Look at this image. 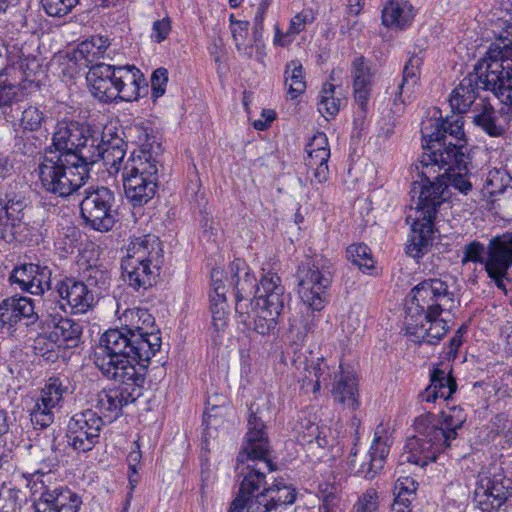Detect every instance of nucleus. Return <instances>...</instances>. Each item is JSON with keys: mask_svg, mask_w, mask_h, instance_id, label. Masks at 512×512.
<instances>
[{"mask_svg": "<svg viewBox=\"0 0 512 512\" xmlns=\"http://www.w3.org/2000/svg\"><path fill=\"white\" fill-rule=\"evenodd\" d=\"M335 85L324 83L319 93L318 111L325 118L334 117L340 110L342 100L335 97Z\"/></svg>", "mask_w": 512, "mask_h": 512, "instance_id": "nucleus-43", "label": "nucleus"}, {"mask_svg": "<svg viewBox=\"0 0 512 512\" xmlns=\"http://www.w3.org/2000/svg\"><path fill=\"white\" fill-rule=\"evenodd\" d=\"M104 424L103 418L92 409L74 414L67 425L68 445L77 452L91 451L99 442Z\"/></svg>", "mask_w": 512, "mask_h": 512, "instance_id": "nucleus-16", "label": "nucleus"}, {"mask_svg": "<svg viewBox=\"0 0 512 512\" xmlns=\"http://www.w3.org/2000/svg\"><path fill=\"white\" fill-rule=\"evenodd\" d=\"M43 326L48 330L47 338L59 346L72 348L80 343L83 326L79 321L51 313L43 320Z\"/></svg>", "mask_w": 512, "mask_h": 512, "instance_id": "nucleus-24", "label": "nucleus"}, {"mask_svg": "<svg viewBox=\"0 0 512 512\" xmlns=\"http://www.w3.org/2000/svg\"><path fill=\"white\" fill-rule=\"evenodd\" d=\"M34 301L26 296H11L0 302V332L12 333L18 323L26 326L38 320Z\"/></svg>", "mask_w": 512, "mask_h": 512, "instance_id": "nucleus-22", "label": "nucleus"}, {"mask_svg": "<svg viewBox=\"0 0 512 512\" xmlns=\"http://www.w3.org/2000/svg\"><path fill=\"white\" fill-rule=\"evenodd\" d=\"M487 55L453 89L449 98L453 112L461 115L475 105L479 89L491 91L502 103H512V39L501 35Z\"/></svg>", "mask_w": 512, "mask_h": 512, "instance_id": "nucleus-3", "label": "nucleus"}, {"mask_svg": "<svg viewBox=\"0 0 512 512\" xmlns=\"http://www.w3.org/2000/svg\"><path fill=\"white\" fill-rule=\"evenodd\" d=\"M81 503V498L68 488L47 489L35 503V509L37 512H77Z\"/></svg>", "mask_w": 512, "mask_h": 512, "instance_id": "nucleus-27", "label": "nucleus"}, {"mask_svg": "<svg viewBox=\"0 0 512 512\" xmlns=\"http://www.w3.org/2000/svg\"><path fill=\"white\" fill-rule=\"evenodd\" d=\"M54 409L56 407L46 404L41 398H37L33 408L30 410V420L35 427L45 429L49 427L55 418Z\"/></svg>", "mask_w": 512, "mask_h": 512, "instance_id": "nucleus-48", "label": "nucleus"}, {"mask_svg": "<svg viewBox=\"0 0 512 512\" xmlns=\"http://www.w3.org/2000/svg\"><path fill=\"white\" fill-rule=\"evenodd\" d=\"M37 172L42 189L61 198L72 195L87 182L86 170L77 167L67 154L45 152Z\"/></svg>", "mask_w": 512, "mask_h": 512, "instance_id": "nucleus-12", "label": "nucleus"}, {"mask_svg": "<svg viewBox=\"0 0 512 512\" xmlns=\"http://www.w3.org/2000/svg\"><path fill=\"white\" fill-rule=\"evenodd\" d=\"M353 89L355 102L360 108L358 119H364L368 111V102L371 95L373 74L366 64L363 56L356 58L352 63Z\"/></svg>", "mask_w": 512, "mask_h": 512, "instance_id": "nucleus-28", "label": "nucleus"}, {"mask_svg": "<svg viewBox=\"0 0 512 512\" xmlns=\"http://www.w3.org/2000/svg\"><path fill=\"white\" fill-rule=\"evenodd\" d=\"M103 145L100 160H103L110 174H116L121 169L127 145L121 137L111 134H107Z\"/></svg>", "mask_w": 512, "mask_h": 512, "instance_id": "nucleus-36", "label": "nucleus"}, {"mask_svg": "<svg viewBox=\"0 0 512 512\" xmlns=\"http://www.w3.org/2000/svg\"><path fill=\"white\" fill-rule=\"evenodd\" d=\"M351 512H379V494L376 489L368 488L355 502Z\"/></svg>", "mask_w": 512, "mask_h": 512, "instance_id": "nucleus-51", "label": "nucleus"}, {"mask_svg": "<svg viewBox=\"0 0 512 512\" xmlns=\"http://www.w3.org/2000/svg\"><path fill=\"white\" fill-rule=\"evenodd\" d=\"M79 3V0H41L44 11L52 17H63Z\"/></svg>", "mask_w": 512, "mask_h": 512, "instance_id": "nucleus-52", "label": "nucleus"}, {"mask_svg": "<svg viewBox=\"0 0 512 512\" xmlns=\"http://www.w3.org/2000/svg\"><path fill=\"white\" fill-rule=\"evenodd\" d=\"M422 65V58L413 55L409 58L403 69V77L401 83L398 85L401 93L411 91V87H414L420 75V66Z\"/></svg>", "mask_w": 512, "mask_h": 512, "instance_id": "nucleus-49", "label": "nucleus"}, {"mask_svg": "<svg viewBox=\"0 0 512 512\" xmlns=\"http://www.w3.org/2000/svg\"><path fill=\"white\" fill-rule=\"evenodd\" d=\"M115 194L108 187L90 186L84 191L80 202V213L85 224L100 231H110L115 222Z\"/></svg>", "mask_w": 512, "mask_h": 512, "instance_id": "nucleus-14", "label": "nucleus"}, {"mask_svg": "<svg viewBox=\"0 0 512 512\" xmlns=\"http://www.w3.org/2000/svg\"><path fill=\"white\" fill-rule=\"evenodd\" d=\"M331 385V394L335 402L351 411L359 407L358 386L352 371L343 370Z\"/></svg>", "mask_w": 512, "mask_h": 512, "instance_id": "nucleus-32", "label": "nucleus"}, {"mask_svg": "<svg viewBox=\"0 0 512 512\" xmlns=\"http://www.w3.org/2000/svg\"><path fill=\"white\" fill-rule=\"evenodd\" d=\"M168 82V71L165 68L156 69L151 76L152 98L156 100L161 97L166 90Z\"/></svg>", "mask_w": 512, "mask_h": 512, "instance_id": "nucleus-56", "label": "nucleus"}, {"mask_svg": "<svg viewBox=\"0 0 512 512\" xmlns=\"http://www.w3.org/2000/svg\"><path fill=\"white\" fill-rule=\"evenodd\" d=\"M413 7L405 0H387L382 9V23L386 27L403 29L411 24Z\"/></svg>", "mask_w": 512, "mask_h": 512, "instance_id": "nucleus-34", "label": "nucleus"}, {"mask_svg": "<svg viewBox=\"0 0 512 512\" xmlns=\"http://www.w3.org/2000/svg\"><path fill=\"white\" fill-rule=\"evenodd\" d=\"M110 46L108 37L102 35L92 36L78 45L77 53L85 59L88 65L95 64L94 61L105 53Z\"/></svg>", "mask_w": 512, "mask_h": 512, "instance_id": "nucleus-40", "label": "nucleus"}, {"mask_svg": "<svg viewBox=\"0 0 512 512\" xmlns=\"http://www.w3.org/2000/svg\"><path fill=\"white\" fill-rule=\"evenodd\" d=\"M125 318L129 324L120 329L107 330L100 338L97 351L147 369L162 343L155 319L143 308L126 311Z\"/></svg>", "mask_w": 512, "mask_h": 512, "instance_id": "nucleus-4", "label": "nucleus"}, {"mask_svg": "<svg viewBox=\"0 0 512 512\" xmlns=\"http://www.w3.org/2000/svg\"><path fill=\"white\" fill-rule=\"evenodd\" d=\"M406 334L413 337V341L419 344L436 345L448 332V326L440 316L430 317L417 327L405 325Z\"/></svg>", "mask_w": 512, "mask_h": 512, "instance_id": "nucleus-33", "label": "nucleus"}, {"mask_svg": "<svg viewBox=\"0 0 512 512\" xmlns=\"http://www.w3.org/2000/svg\"><path fill=\"white\" fill-rule=\"evenodd\" d=\"M495 109L489 102L480 100L471 109L472 123L490 137H503L510 128L512 103Z\"/></svg>", "mask_w": 512, "mask_h": 512, "instance_id": "nucleus-19", "label": "nucleus"}, {"mask_svg": "<svg viewBox=\"0 0 512 512\" xmlns=\"http://www.w3.org/2000/svg\"><path fill=\"white\" fill-rule=\"evenodd\" d=\"M255 298L287 303L290 295L285 293L284 286L277 273L268 272L263 274L260 283H257Z\"/></svg>", "mask_w": 512, "mask_h": 512, "instance_id": "nucleus-37", "label": "nucleus"}, {"mask_svg": "<svg viewBox=\"0 0 512 512\" xmlns=\"http://www.w3.org/2000/svg\"><path fill=\"white\" fill-rule=\"evenodd\" d=\"M250 319L253 320V330L262 336L274 333L278 324V321L273 320L272 317L265 318L261 316L256 317L254 315H251Z\"/></svg>", "mask_w": 512, "mask_h": 512, "instance_id": "nucleus-58", "label": "nucleus"}, {"mask_svg": "<svg viewBox=\"0 0 512 512\" xmlns=\"http://www.w3.org/2000/svg\"><path fill=\"white\" fill-rule=\"evenodd\" d=\"M457 390V383L451 372L446 373L439 367L430 373V384L420 393L423 402L434 403L438 398L448 400Z\"/></svg>", "mask_w": 512, "mask_h": 512, "instance_id": "nucleus-31", "label": "nucleus"}, {"mask_svg": "<svg viewBox=\"0 0 512 512\" xmlns=\"http://www.w3.org/2000/svg\"><path fill=\"white\" fill-rule=\"evenodd\" d=\"M163 263L164 251L156 235L134 237L121 262L123 278L136 291L148 290L156 284Z\"/></svg>", "mask_w": 512, "mask_h": 512, "instance_id": "nucleus-9", "label": "nucleus"}, {"mask_svg": "<svg viewBox=\"0 0 512 512\" xmlns=\"http://www.w3.org/2000/svg\"><path fill=\"white\" fill-rule=\"evenodd\" d=\"M512 267V232L493 236L487 245L486 268L509 270Z\"/></svg>", "mask_w": 512, "mask_h": 512, "instance_id": "nucleus-30", "label": "nucleus"}, {"mask_svg": "<svg viewBox=\"0 0 512 512\" xmlns=\"http://www.w3.org/2000/svg\"><path fill=\"white\" fill-rule=\"evenodd\" d=\"M286 303L277 302V301H269L263 300L259 298H255L253 301L249 303V318L247 319L248 325L246 327H251V315L256 317L261 316L265 318H273V320L278 321V317L282 313Z\"/></svg>", "mask_w": 512, "mask_h": 512, "instance_id": "nucleus-42", "label": "nucleus"}, {"mask_svg": "<svg viewBox=\"0 0 512 512\" xmlns=\"http://www.w3.org/2000/svg\"><path fill=\"white\" fill-rule=\"evenodd\" d=\"M248 431L237 456L236 473L241 479L239 493L228 512H281L296 500V489L283 480L265 487L266 474L273 471L271 446L266 426L252 404L249 408Z\"/></svg>", "mask_w": 512, "mask_h": 512, "instance_id": "nucleus-1", "label": "nucleus"}, {"mask_svg": "<svg viewBox=\"0 0 512 512\" xmlns=\"http://www.w3.org/2000/svg\"><path fill=\"white\" fill-rule=\"evenodd\" d=\"M232 37L236 43H242L248 34L249 22L245 20H236L234 16H230Z\"/></svg>", "mask_w": 512, "mask_h": 512, "instance_id": "nucleus-59", "label": "nucleus"}, {"mask_svg": "<svg viewBox=\"0 0 512 512\" xmlns=\"http://www.w3.org/2000/svg\"><path fill=\"white\" fill-rule=\"evenodd\" d=\"M9 280L25 293L42 296L52 289V270L40 263H24L13 268Z\"/></svg>", "mask_w": 512, "mask_h": 512, "instance_id": "nucleus-21", "label": "nucleus"}, {"mask_svg": "<svg viewBox=\"0 0 512 512\" xmlns=\"http://www.w3.org/2000/svg\"><path fill=\"white\" fill-rule=\"evenodd\" d=\"M31 206L23 191L6 190L0 194V239L11 242L16 239L17 229L24 221L26 210Z\"/></svg>", "mask_w": 512, "mask_h": 512, "instance_id": "nucleus-17", "label": "nucleus"}, {"mask_svg": "<svg viewBox=\"0 0 512 512\" xmlns=\"http://www.w3.org/2000/svg\"><path fill=\"white\" fill-rule=\"evenodd\" d=\"M263 24H254L253 27V40L256 46V59L258 62L263 63L265 53V44L263 42Z\"/></svg>", "mask_w": 512, "mask_h": 512, "instance_id": "nucleus-61", "label": "nucleus"}, {"mask_svg": "<svg viewBox=\"0 0 512 512\" xmlns=\"http://www.w3.org/2000/svg\"><path fill=\"white\" fill-rule=\"evenodd\" d=\"M464 120L459 114L446 117V119H430L421 129L424 153L420 157L419 164L422 167V174L430 176L429 166L431 161L438 158V154H444L451 147L468 153L465 133L463 130Z\"/></svg>", "mask_w": 512, "mask_h": 512, "instance_id": "nucleus-10", "label": "nucleus"}, {"mask_svg": "<svg viewBox=\"0 0 512 512\" xmlns=\"http://www.w3.org/2000/svg\"><path fill=\"white\" fill-rule=\"evenodd\" d=\"M43 121V113L34 106H29L22 111L21 125L25 130H37Z\"/></svg>", "mask_w": 512, "mask_h": 512, "instance_id": "nucleus-55", "label": "nucleus"}, {"mask_svg": "<svg viewBox=\"0 0 512 512\" xmlns=\"http://www.w3.org/2000/svg\"><path fill=\"white\" fill-rule=\"evenodd\" d=\"M298 292L308 311L297 323L290 322V333L295 342H304L315 327V311H321L328 300L329 288L333 281L332 264L324 257L307 259L298 266Z\"/></svg>", "mask_w": 512, "mask_h": 512, "instance_id": "nucleus-7", "label": "nucleus"}, {"mask_svg": "<svg viewBox=\"0 0 512 512\" xmlns=\"http://www.w3.org/2000/svg\"><path fill=\"white\" fill-rule=\"evenodd\" d=\"M160 161L145 148L132 154L123 167L122 180L126 198L133 206H142L154 198L159 184Z\"/></svg>", "mask_w": 512, "mask_h": 512, "instance_id": "nucleus-11", "label": "nucleus"}, {"mask_svg": "<svg viewBox=\"0 0 512 512\" xmlns=\"http://www.w3.org/2000/svg\"><path fill=\"white\" fill-rule=\"evenodd\" d=\"M229 273L228 281L235 297V312L238 314L239 321L248 325L249 303L253 301L252 297H255L257 279L241 259H236L230 264Z\"/></svg>", "mask_w": 512, "mask_h": 512, "instance_id": "nucleus-18", "label": "nucleus"}, {"mask_svg": "<svg viewBox=\"0 0 512 512\" xmlns=\"http://www.w3.org/2000/svg\"><path fill=\"white\" fill-rule=\"evenodd\" d=\"M304 371L302 388L311 385L312 392L316 393L322 385L329 387L335 378L342 373L343 367L341 364H336V362L330 363L324 357H317L305 362Z\"/></svg>", "mask_w": 512, "mask_h": 512, "instance_id": "nucleus-25", "label": "nucleus"}, {"mask_svg": "<svg viewBox=\"0 0 512 512\" xmlns=\"http://www.w3.org/2000/svg\"><path fill=\"white\" fill-rule=\"evenodd\" d=\"M470 164L468 153L451 147L428 164L433 167L429 177L422 174L419 162L415 165L417 176L421 178V190L414 215L406 218L407 222L412 221L411 235L406 246V253L410 257L419 259L428 252L432 245L437 211L450 199V187L463 195L472 191L476 177L469 169Z\"/></svg>", "mask_w": 512, "mask_h": 512, "instance_id": "nucleus-2", "label": "nucleus"}, {"mask_svg": "<svg viewBox=\"0 0 512 512\" xmlns=\"http://www.w3.org/2000/svg\"><path fill=\"white\" fill-rule=\"evenodd\" d=\"M346 256L352 264L360 270L366 271L374 268V260L370 248L364 243H357L348 246Z\"/></svg>", "mask_w": 512, "mask_h": 512, "instance_id": "nucleus-46", "label": "nucleus"}, {"mask_svg": "<svg viewBox=\"0 0 512 512\" xmlns=\"http://www.w3.org/2000/svg\"><path fill=\"white\" fill-rule=\"evenodd\" d=\"M69 380L67 377H50L41 390L39 398L54 407H60L63 397L68 393Z\"/></svg>", "mask_w": 512, "mask_h": 512, "instance_id": "nucleus-39", "label": "nucleus"}, {"mask_svg": "<svg viewBox=\"0 0 512 512\" xmlns=\"http://www.w3.org/2000/svg\"><path fill=\"white\" fill-rule=\"evenodd\" d=\"M107 137L106 133H103L101 137L86 132L83 139L80 142L79 147L73 152L68 153L67 157L77 167L86 170V179L90 177L91 166L97 163L101 159V152L103 151L104 140Z\"/></svg>", "mask_w": 512, "mask_h": 512, "instance_id": "nucleus-26", "label": "nucleus"}, {"mask_svg": "<svg viewBox=\"0 0 512 512\" xmlns=\"http://www.w3.org/2000/svg\"><path fill=\"white\" fill-rule=\"evenodd\" d=\"M91 94L102 103L132 102L147 89V82L135 65L97 62L89 66L86 77Z\"/></svg>", "mask_w": 512, "mask_h": 512, "instance_id": "nucleus-8", "label": "nucleus"}, {"mask_svg": "<svg viewBox=\"0 0 512 512\" xmlns=\"http://www.w3.org/2000/svg\"><path fill=\"white\" fill-rule=\"evenodd\" d=\"M512 192V176L505 169H492L488 172L482 195L488 202H495L505 193Z\"/></svg>", "mask_w": 512, "mask_h": 512, "instance_id": "nucleus-35", "label": "nucleus"}, {"mask_svg": "<svg viewBox=\"0 0 512 512\" xmlns=\"http://www.w3.org/2000/svg\"><path fill=\"white\" fill-rule=\"evenodd\" d=\"M512 497V480L503 473H479L473 502L482 512L499 510Z\"/></svg>", "mask_w": 512, "mask_h": 512, "instance_id": "nucleus-15", "label": "nucleus"}, {"mask_svg": "<svg viewBox=\"0 0 512 512\" xmlns=\"http://www.w3.org/2000/svg\"><path fill=\"white\" fill-rule=\"evenodd\" d=\"M171 31V22L168 17L161 20H157L153 23L152 38L157 42L161 43L164 41Z\"/></svg>", "mask_w": 512, "mask_h": 512, "instance_id": "nucleus-60", "label": "nucleus"}, {"mask_svg": "<svg viewBox=\"0 0 512 512\" xmlns=\"http://www.w3.org/2000/svg\"><path fill=\"white\" fill-rule=\"evenodd\" d=\"M93 361L103 377L118 383L98 394L97 407L111 422L122 415L124 406L134 403L142 395L146 369L98 351H95Z\"/></svg>", "mask_w": 512, "mask_h": 512, "instance_id": "nucleus-6", "label": "nucleus"}, {"mask_svg": "<svg viewBox=\"0 0 512 512\" xmlns=\"http://www.w3.org/2000/svg\"><path fill=\"white\" fill-rule=\"evenodd\" d=\"M316 19L315 12L310 9H303L290 20L289 34L295 36L305 30L308 24H311Z\"/></svg>", "mask_w": 512, "mask_h": 512, "instance_id": "nucleus-54", "label": "nucleus"}, {"mask_svg": "<svg viewBox=\"0 0 512 512\" xmlns=\"http://www.w3.org/2000/svg\"><path fill=\"white\" fill-rule=\"evenodd\" d=\"M330 152L319 151L307 153L305 158V165L313 172L314 180L318 183H323L328 179L329 168L328 160Z\"/></svg>", "mask_w": 512, "mask_h": 512, "instance_id": "nucleus-45", "label": "nucleus"}, {"mask_svg": "<svg viewBox=\"0 0 512 512\" xmlns=\"http://www.w3.org/2000/svg\"><path fill=\"white\" fill-rule=\"evenodd\" d=\"M413 496L394 495V501L391 505L392 512H411Z\"/></svg>", "mask_w": 512, "mask_h": 512, "instance_id": "nucleus-64", "label": "nucleus"}, {"mask_svg": "<svg viewBox=\"0 0 512 512\" xmlns=\"http://www.w3.org/2000/svg\"><path fill=\"white\" fill-rule=\"evenodd\" d=\"M325 151L330 152L327 136L320 132L313 136L306 145V153Z\"/></svg>", "mask_w": 512, "mask_h": 512, "instance_id": "nucleus-62", "label": "nucleus"}, {"mask_svg": "<svg viewBox=\"0 0 512 512\" xmlns=\"http://www.w3.org/2000/svg\"><path fill=\"white\" fill-rule=\"evenodd\" d=\"M142 458V453L140 451V445L138 441H134L131 450L127 455V463H128V477L129 484L131 485V489H134L136 484L138 483V466L140 465Z\"/></svg>", "mask_w": 512, "mask_h": 512, "instance_id": "nucleus-53", "label": "nucleus"}, {"mask_svg": "<svg viewBox=\"0 0 512 512\" xmlns=\"http://www.w3.org/2000/svg\"><path fill=\"white\" fill-rule=\"evenodd\" d=\"M218 271L212 272L214 296L211 297V313L213 326L216 331L223 330L226 327V289L222 281L216 276Z\"/></svg>", "mask_w": 512, "mask_h": 512, "instance_id": "nucleus-38", "label": "nucleus"}, {"mask_svg": "<svg viewBox=\"0 0 512 512\" xmlns=\"http://www.w3.org/2000/svg\"><path fill=\"white\" fill-rule=\"evenodd\" d=\"M86 132H89V127L78 122L59 123L52 138L54 150L50 149L46 153H58L63 156L73 153L79 147Z\"/></svg>", "mask_w": 512, "mask_h": 512, "instance_id": "nucleus-29", "label": "nucleus"}, {"mask_svg": "<svg viewBox=\"0 0 512 512\" xmlns=\"http://www.w3.org/2000/svg\"><path fill=\"white\" fill-rule=\"evenodd\" d=\"M418 483L412 477H400L394 485V495L416 497Z\"/></svg>", "mask_w": 512, "mask_h": 512, "instance_id": "nucleus-57", "label": "nucleus"}, {"mask_svg": "<svg viewBox=\"0 0 512 512\" xmlns=\"http://www.w3.org/2000/svg\"><path fill=\"white\" fill-rule=\"evenodd\" d=\"M285 85L290 80L291 83L288 87V94L291 99L297 98L305 92L306 82L304 79V69L300 61L292 60L288 62L284 70Z\"/></svg>", "mask_w": 512, "mask_h": 512, "instance_id": "nucleus-41", "label": "nucleus"}, {"mask_svg": "<svg viewBox=\"0 0 512 512\" xmlns=\"http://www.w3.org/2000/svg\"><path fill=\"white\" fill-rule=\"evenodd\" d=\"M54 291L59 297L60 307L64 309L67 305L73 313H86L94 304L96 291L72 276L64 275L56 280Z\"/></svg>", "mask_w": 512, "mask_h": 512, "instance_id": "nucleus-20", "label": "nucleus"}, {"mask_svg": "<svg viewBox=\"0 0 512 512\" xmlns=\"http://www.w3.org/2000/svg\"><path fill=\"white\" fill-rule=\"evenodd\" d=\"M295 431L298 434V441L302 444H311L314 441L319 447L327 444L325 437H321L319 426L309 419H300L295 425Z\"/></svg>", "mask_w": 512, "mask_h": 512, "instance_id": "nucleus-47", "label": "nucleus"}, {"mask_svg": "<svg viewBox=\"0 0 512 512\" xmlns=\"http://www.w3.org/2000/svg\"><path fill=\"white\" fill-rule=\"evenodd\" d=\"M468 262L480 263L486 269L487 263V247L479 241H472L466 244L463 248V257L461 259L462 265Z\"/></svg>", "mask_w": 512, "mask_h": 512, "instance_id": "nucleus-50", "label": "nucleus"}, {"mask_svg": "<svg viewBox=\"0 0 512 512\" xmlns=\"http://www.w3.org/2000/svg\"><path fill=\"white\" fill-rule=\"evenodd\" d=\"M486 273L488 277L491 280H493L496 287L506 294L507 289L505 285V280H508V270L486 268Z\"/></svg>", "mask_w": 512, "mask_h": 512, "instance_id": "nucleus-63", "label": "nucleus"}, {"mask_svg": "<svg viewBox=\"0 0 512 512\" xmlns=\"http://www.w3.org/2000/svg\"><path fill=\"white\" fill-rule=\"evenodd\" d=\"M83 281L91 290L97 289L99 292L109 288L111 283V274L106 267L95 265L87 267L82 274Z\"/></svg>", "mask_w": 512, "mask_h": 512, "instance_id": "nucleus-44", "label": "nucleus"}, {"mask_svg": "<svg viewBox=\"0 0 512 512\" xmlns=\"http://www.w3.org/2000/svg\"><path fill=\"white\" fill-rule=\"evenodd\" d=\"M448 284L439 278H429L414 286L407 299L405 325L417 327L430 317L441 316L447 304L454 302Z\"/></svg>", "mask_w": 512, "mask_h": 512, "instance_id": "nucleus-13", "label": "nucleus"}, {"mask_svg": "<svg viewBox=\"0 0 512 512\" xmlns=\"http://www.w3.org/2000/svg\"><path fill=\"white\" fill-rule=\"evenodd\" d=\"M466 422V413L460 407L442 411L440 418L432 413L415 419L416 434L408 438L402 455L403 461L425 467L436 461L437 455L453 445L458 430Z\"/></svg>", "mask_w": 512, "mask_h": 512, "instance_id": "nucleus-5", "label": "nucleus"}, {"mask_svg": "<svg viewBox=\"0 0 512 512\" xmlns=\"http://www.w3.org/2000/svg\"><path fill=\"white\" fill-rule=\"evenodd\" d=\"M388 438L383 439L379 436V432H375V436L371 447L364 460L357 458V450L352 448L348 457V465L357 475L372 479L383 468L384 461L389 453Z\"/></svg>", "mask_w": 512, "mask_h": 512, "instance_id": "nucleus-23", "label": "nucleus"}]
</instances>
